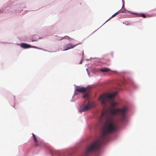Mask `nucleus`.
Listing matches in <instances>:
<instances>
[{
    "label": "nucleus",
    "instance_id": "f257e3e1",
    "mask_svg": "<svg viewBox=\"0 0 156 156\" xmlns=\"http://www.w3.org/2000/svg\"><path fill=\"white\" fill-rule=\"evenodd\" d=\"M118 124L111 118L107 119L104 125L102 134L99 139L90 145L86 149L85 156H87L90 152L98 150L101 146L105 143L108 138V134L116 131Z\"/></svg>",
    "mask_w": 156,
    "mask_h": 156
},
{
    "label": "nucleus",
    "instance_id": "f03ea898",
    "mask_svg": "<svg viewBox=\"0 0 156 156\" xmlns=\"http://www.w3.org/2000/svg\"><path fill=\"white\" fill-rule=\"evenodd\" d=\"M117 94V92H114L111 94H104L101 95L99 98V100L102 105L105 107H107V104L109 103L110 106L109 107V112L113 115H118L119 120L122 122L126 119L127 113L128 108L126 106H124L122 108L117 109H112V108L115 107L118 105V103L114 101H111L110 99L115 97Z\"/></svg>",
    "mask_w": 156,
    "mask_h": 156
},
{
    "label": "nucleus",
    "instance_id": "7ed1b4c3",
    "mask_svg": "<svg viewBox=\"0 0 156 156\" xmlns=\"http://www.w3.org/2000/svg\"><path fill=\"white\" fill-rule=\"evenodd\" d=\"M92 104L88 100L84 101L83 103L80 107L82 112H86L89 110L91 107Z\"/></svg>",
    "mask_w": 156,
    "mask_h": 156
},
{
    "label": "nucleus",
    "instance_id": "20e7f679",
    "mask_svg": "<svg viewBox=\"0 0 156 156\" xmlns=\"http://www.w3.org/2000/svg\"><path fill=\"white\" fill-rule=\"evenodd\" d=\"M78 44H76L74 45H73L71 43L67 44H66L64 47L63 50L66 51L69 49L73 48Z\"/></svg>",
    "mask_w": 156,
    "mask_h": 156
},
{
    "label": "nucleus",
    "instance_id": "39448f33",
    "mask_svg": "<svg viewBox=\"0 0 156 156\" xmlns=\"http://www.w3.org/2000/svg\"><path fill=\"white\" fill-rule=\"evenodd\" d=\"M32 135L33 140L35 143V146H40L41 142L37 140V137L34 133H33Z\"/></svg>",
    "mask_w": 156,
    "mask_h": 156
},
{
    "label": "nucleus",
    "instance_id": "423d86ee",
    "mask_svg": "<svg viewBox=\"0 0 156 156\" xmlns=\"http://www.w3.org/2000/svg\"><path fill=\"white\" fill-rule=\"evenodd\" d=\"M87 89L86 88L83 87H77L76 89V91L81 93L85 92L87 91Z\"/></svg>",
    "mask_w": 156,
    "mask_h": 156
},
{
    "label": "nucleus",
    "instance_id": "0eeeda50",
    "mask_svg": "<svg viewBox=\"0 0 156 156\" xmlns=\"http://www.w3.org/2000/svg\"><path fill=\"white\" fill-rule=\"evenodd\" d=\"M20 44L21 47L23 48H30L31 47H33L34 48H37V47H31L30 44L26 43H21Z\"/></svg>",
    "mask_w": 156,
    "mask_h": 156
},
{
    "label": "nucleus",
    "instance_id": "6e6552de",
    "mask_svg": "<svg viewBox=\"0 0 156 156\" xmlns=\"http://www.w3.org/2000/svg\"><path fill=\"white\" fill-rule=\"evenodd\" d=\"M107 112H108L107 111L104 110L101 113V119H103L104 117H106L107 118H108Z\"/></svg>",
    "mask_w": 156,
    "mask_h": 156
},
{
    "label": "nucleus",
    "instance_id": "1a4fd4ad",
    "mask_svg": "<svg viewBox=\"0 0 156 156\" xmlns=\"http://www.w3.org/2000/svg\"><path fill=\"white\" fill-rule=\"evenodd\" d=\"M100 71L103 72H108L110 70V69L107 68H103L100 70Z\"/></svg>",
    "mask_w": 156,
    "mask_h": 156
},
{
    "label": "nucleus",
    "instance_id": "9d476101",
    "mask_svg": "<svg viewBox=\"0 0 156 156\" xmlns=\"http://www.w3.org/2000/svg\"><path fill=\"white\" fill-rule=\"evenodd\" d=\"M138 17H141L144 18H145L146 17V15L144 13H140L136 14Z\"/></svg>",
    "mask_w": 156,
    "mask_h": 156
},
{
    "label": "nucleus",
    "instance_id": "9b49d317",
    "mask_svg": "<svg viewBox=\"0 0 156 156\" xmlns=\"http://www.w3.org/2000/svg\"><path fill=\"white\" fill-rule=\"evenodd\" d=\"M119 13H120V12H119V11H118V12H117L115 13L113 15H112L111 16V17L108 20H110L112 18L114 17L116 15H117V14H119Z\"/></svg>",
    "mask_w": 156,
    "mask_h": 156
},
{
    "label": "nucleus",
    "instance_id": "f8f14e48",
    "mask_svg": "<svg viewBox=\"0 0 156 156\" xmlns=\"http://www.w3.org/2000/svg\"><path fill=\"white\" fill-rule=\"evenodd\" d=\"M83 98H86L87 99L89 98V94L88 93H86L83 97Z\"/></svg>",
    "mask_w": 156,
    "mask_h": 156
},
{
    "label": "nucleus",
    "instance_id": "ddd939ff",
    "mask_svg": "<svg viewBox=\"0 0 156 156\" xmlns=\"http://www.w3.org/2000/svg\"><path fill=\"white\" fill-rule=\"evenodd\" d=\"M119 11L120 13H123V12H125V10H123V9H122V10H119Z\"/></svg>",
    "mask_w": 156,
    "mask_h": 156
},
{
    "label": "nucleus",
    "instance_id": "4468645a",
    "mask_svg": "<svg viewBox=\"0 0 156 156\" xmlns=\"http://www.w3.org/2000/svg\"><path fill=\"white\" fill-rule=\"evenodd\" d=\"M32 42H34V41H37V40L35 39H34V38L32 37Z\"/></svg>",
    "mask_w": 156,
    "mask_h": 156
},
{
    "label": "nucleus",
    "instance_id": "2eb2a0df",
    "mask_svg": "<svg viewBox=\"0 0 156 156\" xmlns=\"http://www.w3.org/2000/svg\"><path fill=\"white\" fill-rule=\"evenodd\" d=\"M82 63V62L81 61V62H80V64H81Z\"/></svg>",
    "mask_w": 156,
    "mask_h": 156
},
{
    "label": "nucleus",
    "instance_id": "dca6fc26",
    "mask_svg": "<svg viewBox=\"0 0 156 156\" xmlns=\"http://www.w3.org/2000/svg\"><path fill=\"white\" fill-rule=\"evenodd\" d=\"M74 94H77V93H76V92H75V93H74Z\"/></svg>",
    "mask_w": 156,
    "mask_h": 156
}]
</instances>
